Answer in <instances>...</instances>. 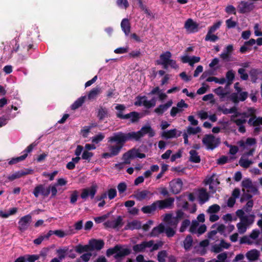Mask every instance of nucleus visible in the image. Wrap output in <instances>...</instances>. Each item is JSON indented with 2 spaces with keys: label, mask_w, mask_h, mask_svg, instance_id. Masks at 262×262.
I'll use <instances>...</instances> for the list:
<instances>
[{
  "label": "nucleus",
  "mask_w": 262,
  "mask_h": 262,
  "mask_svg": "<svg viewBox=\"0 0 262 262\" xmlns=\"http://www.w3.org/2000/svg\"><path fill=\"white\" fill-rule=\"evenodd\" d=\"M132 140L129 133H124L123 132H117L114 133L112 136L108 138V142L116 143L115 145H109L108 149L111 155L114 156L118 155L124 143Z\"/></svg>",
  "instance_id": "f257e3e1"
},
{
  "label": "nucleus",
  "mask_w": 262,
  "mask_h": 262,
  "mask_svg": "<svg viewBox=\"0 0 262 262\" xmlns=\"http://www.w3.org/2000/svg\"><path fill=\"white\" fill-rule=\"evenodd\" d=\"M164 221L165 222L164 231L168 237L173 236L176 233V229L178 224V221L172 218L171 214H166Z\"/></svg>",
  "instance_id": "f03ea898"
},
{
  "label": "nucleus",
  "mask_w": 262,
  "mask_h": 262,
  "mask_svg": "<svg viewBox=\"0 0 262 262\" xmlns=\"http://www.w3.org/2000/svg\"><path fill=\"white\" fill-rule=\"evenodd\" d=\"M162 246L161 242L155 243L154 241L144 242L140 244L135 245L133 249L136 252H143L145 251H153L158 249Z\"/></svg>",
  "instance_id": "7ed1b4c3"
},
{
  "label": "nucleus",
  "mask_w": 262,
  "mask_h": 262,
  "mask_svg": "<svg viewBox=\"0 0 262 262\" xmlns=\"http://www.w3.org/2000/svg\"><path fill=\"white\" fill-rule=\"evenodd\" d=\"M129 253V249L126 246L121 245H116L113 248L108 249L106 251L107 256L114 255L116 259H120Z\"/></svg>",
  "instance_id": "20e7f679"
},
{
  "label": "nucleus",
  "mask_w": 262,
  "mask_h": 262,
  "mask_svg": "<svg viewBox=\"0 0 262 262\" xmlns=\"http://www.w3.org/2000/svg\"><path fill=\"white\" fill-rule=\"evenodd\" d=\"M130 136L132 140H138L145 134H148L150 137L155 136V133L154 130L148 126L143 127L140 130L135 132H129Z\"/></svg>",
  "instance_id": "39448f33"
},
{
  "label": "nucleus",
  "mask_w": 262,
  "mask_h": 262,
  "mask_svg": "<svg viewBox=\"0 0 262 262\" xmlns=\"http://www.w3.org/2000/svg\"><path fill=\"white\" fill-rule=\"evenodd\" d=\"M255 114V110L253 108H249L247 112L242 114L236 113V117L237 118H232V119L238 125L240 126L245 123L247 119L251 116H253Z\"/></svg>",
  "instance_id": "423d86ee"
},
{
  "label": "nucleus",
  "mask_w": 262,
  "mask_h": 262,
  "mask_svg": "<svg viewBox=\"0 0 262 262\" xmlns=\"http://www.w3.org/2000/svg\"><path fill=\"white\" fill-rule=\"evenodd\" d=\"M203 143L207 149H213L219 145L220 139L212 135H207L204 137Z\"/></svg>",
  "instance_id": "0eeeda50"
},
{
  "label": "nucleus",
  "mask_w": 262,
  "mask_h": 262,
  "mask_svg": "<svg viewBox=\"0 0 262 262\" xmlns=\"http://www.w3.org/2000/svg\"><path fill=\"white\" fill-rule=\"evenodd\" d=\"M255 215L253 214H251V216L250 217V219H242V221H240L237 224V228L238 229V231L239 233L243 234L245 233L247 228L252 225L254 221Z\"/></svg>",
  "instance_id": "6e6552de"
},
{
  "label": "nucleus",
  "mask_w": 262,
  "mask_h": 262,
  "mask_svg": "<svg viewBox=\"0 0 262 262\" xmlns=\"http://www.w3.org/2000/svg\"><path fill=\"white\" fill-rule=\"evenodd\" d=\"M156 103V99L152 98L150 100H148L145 96H138L136 98L135 102V105L144 106L146 108H150L154 106Z\"/></svg>",
  "instance_id": "1a4fd4ad"
},
{
  "label": "nucleus",
  "mask_w": 262,
  "mask_h": 262,
  "mask_svg": "<svg viewBox=\"0 0 262 262\" xmlns=\"http://www.w3.org/2000/svg\"><path fill=\"white\" fill-rule=\"evenodd\" d=\"M237 83H236L234 85L235 89L237 90V93H232L230 95V98L234 103H237L239 101H243L246 99L248 96V93L246 92H240L241 90L237 87Z\"/></svg>",
  "instance_id": "9d476101"
},
{
  "label": "nucleus",
  "mask_w": 262,
  "mask_h": 262,
  "mask_svg": "<svg viewBox=\"0 0 262 262\" xmlns=\"http://www.w3.org/2000/svg\"><path fill=\"white\" fill-rule=\"evenodd\" d=\"M98 187L96 184H93L91 187L82 189L80 197L86 200L88 197L94 198L97 191Z\"/></svg>",
  "instance_id": "9b49d317"
},
{
  "label": "nucleus",
  "mask_w": 262,
  "mask_h": 262,
  "mask_svg": "<svg viewBox=\"0 0 262 262\" xmlns=\"http://www.w3.org/2000/svg\"><path fill=\"white\" fill-rule=\"evenodd\" d=\"M213 92L219 97L220 100L222 101L230 100V94L229 90L227 88H223L219 86L214 89Z\"/></svg>",
  "instance_id": "f8f14e48"
},
{
  "label": "nucleus",
  "mask_w": 262,
  "mask_h": 262,
  "mask_svg": "<svg viewBox=\"0 0 262 262\" xmlns=\"http://www.w3.org/2000/svg\"><path fill=\"white\" fill-rule=\"evenodd\" d=\"M31 222L32 217L30 214L21 217L18 222V229L21 232L26 230L29 228Z\"/></svg>",
  "instance_id": "ddd939ff"
},
{
  "label": "nucleus",
  "mask_w": 262,
  "mask_h": 262,
  "mask_svg": "<svg viewBox=\"0 0 262 262\" xmlns=\"http://www.w3.org/2000/svg\"><path fill=\"white\" fill-rule=\"evenodd\" d=\"M206 185H209L210 191L212 193L215 192L216 186L219 184L220 182L217 180V176L213 174L209 178H207L205 181Z\"/></svg>",
  "instance_id": "4468645a"
},
{
  "label": "nucleus",
  "mask_w": 262,
  "mask_h": 262,
  "mask_svg": "<svg viewBox=\"0 0 262 262\" xmlns=\"http://www.w3.org/2000/svg\"><path fill=\"white\" fill-rule=\"evenodd\" d=\"M153 194L152 193L147 190H142L136 191L133 196L136 200L141 201L145 199H150Z\"/></svg>",
  "instance_id": "2eb2a0df"
},
{
  "label": "nucleus",
  "mask_w": 262,
  "mask_h": 262,
  "mask_svg": "<svg viewBox=\"0 0 262 262\" xmlns=\"http://www.w3.org/2000/svg\"><path fill=\"white\" fill-rule=\"evenodd\" d=\"M171 191L174 193H179L182 189L183 182L180 179H174L169 183Z\"/></svg>",
  "instance_id": "dca6fc26"
},
{
  "label": "nucleus",
  "mask_w": 262,
  "mask_h": 262,
  "mask_svg": "<svg viewBox=\"0 0 262 262\" xmlns=\"http://www.w3.org/2000/svg\"><path fill=\"white\" fill-rule=\"evenodd\" d=\"M188 106V104L183 100H181L177 103V106L172 107L170 111V115L172 117H174L178 113L182 112L184 108H187Z\"/></svg>",
  "instance_id": "f3484780"
},
{
  "label": "nucleus",
  "mask_w": 262,
  "mask_h": 262,
  "mask_svg": "<svg viewBox=\"0 0 262 262\" xmlns=\"http://www.w3.org/2000/svg\"><path fill=\"white\" fill-rule=\"evenodd\" d=\"M117 116L123 119H130L132 122H136L140 118L139 114L135 112H133L126 115H123L121 112H118L117 114Z\"/></svg>",
  "instance_id": "a211bd4d"
},
{
  "label": "nucleus",
  "mask_w": 262,
  "mask_h": 262,
  "mask_svg": "<svg viewBox=\"0 0 262 262\" xmlns=\"http://www.w3.org/2000/svg\"><path fill=\"white\" fill-rule=\"evenodd\" d=\"M174 199L173 198H168L164 200L157 201V209H163L165 208H170L173 204Z\"/></svg>",
  "instance_id": "6ab92c4d"
},
{
  "label": "nucleus",
  "mask_w": 262,
  "mask_h": 262,
  "mask_svg": "<svg viewBox=\"0 0 262 262\" xmlns=\"http://www.w3.org/2000/svg\"><path fill=\"white\" fill-rule=\"evenodd\" d=\"M33 194L36 198L38 197L39 195L48 196L50 194V188L45 187L42 185H39L34 188Z\"/></svg>",
  "instance_id": "aec40b11"
},
{
  "label": "nucleus",
  "mask_w": 262,
  "mask_h": 262,
  "mask_svg": "<svg viewBox=\"0 0 262 262\" xmlns=\"http://www.w3.org/2000/svg\"><path fill=\"white\" fill-rule=\"evenodd\" d=\"M171 57V54L169 51H166L165 53L161 54L160 56V59L157 61L158 64L162 65L165 69L167 68V63Z\"/></svg>",
  "instance_id": "412c9836"
},
{
  "label": "nucleus",
  "mask_w": 262,
  "mask_h": 262,
  "mask_svg": "<svg viewBox=\"0 0 262 262\" xmlns=\"http://www.w3.org/2000/svg\"><path fill=\"white\" fill-rule=\"evenodd\" d=\"M254 6L252 3L241 1L238 5V9L241 13H246L253 10Z\"/></svg>",
  "instance_id": "4be33fe9"
},
{
  "label": "nucleus",
  "mask_w": 262,
  "mask_h": 262,
  "mask_svg": "<svg viewBox=\"0 0 262 262\" xmlns=\"http://www.w3.org/2000/svg\"><path fill=\"white\" fill-rule=\"evenodd\" d=\"M185 28L188 32L193 33L198 31V25L192 19H188L185 23Z\"/></svg>",
  "instance_id": "5701e85b"
},
{
  "label": "nucleus",
  "mask_w": 262,
  "mask_h": 262,
  "mask_svg": "<svg viewBox=\"0 0 262 262\" xmlns=\"http://www.w3.org/2000/svg\"><path fill=\"white\" fill-rule=\"evenodd\" d=\"M104 225L108 227L113 228H119L123 225L122 219L119 216L116 219L105 223Z\"/></svg>",
  "instance_id": "b1692460"
},
{
  "label": "nucleus",
  "mask_w": 262,
  "mask_h": 262,
  "mask_svg": "<svg viewBox=\"0 0 262 262\" xmlns=\"http://www.w3.org/2000/svg\"><path fill=\"white\" fill-rule=\"evenodd\" d=\"M178 133V131L176 129H173L169 130L163 131L161 133V136L165 139L173 138L180 136V133Z\"/></svg>",
  "instance_id": "393cba45"
},
{
  "label": "nucleus",
  "mask_w": 262,
  "mask_h": 262,
  "mask_svg": "<svg viewBox=\"0 0 262 262\" xmlns=\"http://www.w3.org/2000/svg\"><path fill=\"white\" fill-rule=\"evenodd\" d=\"M136 149H132L128 151L125 153L123 156V160H124V163L129 164L130 160L136 158Z\"/></svg>",
  "instance_id": "a878e982"
},
{
  "label": "nucleus",
  "mask_w": 262,
  "mask_h": 262,
  "mask_svg": "<svg viewBox=\"0 0 262 262\" xmlns=\"http://www.w3.org/2000/svg\"><path fill=\"white\" fill-rule=\"evenodd\" d=\"M260 256V252L256 249L249 251L246 254V256L249 261L257 260Z\"/></svg>",
  "instance_id": "bb28decb"
},
{
  "label": "nucleus",
  "mask_w": 262,
  "mask_h": 262,
  "mask_svg": "<svg viewBox=\"0 0 262 262\" xmlns=\"http://www.w3.org/2000/svg\"><path fill=\"white\" fill-rule=\"evenodd\" d=\"M90 246L92 250H98L101 249L104 245V243L102 240L92 239L89 242Z\"/></svg>",
  "instance_id": "cd10ccee"
},
{
  "label": "nucleus",
  "mask_w": 262,
  "mask_h": 262,
  "mask_svg": "<svg viewBox=\"0 0 262 262\" xmlns=\"http://www.w3.org/2000/svg\"><path fill=\"white\" fill-rule=\"evenodd\" d=\"M256 140L253 138H248L246 141L244 140L239 141L237 144L243 148H246L248 146H252L256 144Z\"/></svg>",
  "instance_id": "c85d7f7f"
},
{
  "label": "nucleus",
  "mask_w": 262,
  "mask_h": 262,
  "mask_svg": "<svg viewBox=\"0 0 262 262\" xmlns=\"http://www.w3.org/2000/svg\"><path fill=\"white\" fill-rule=\"evenodd\" d=\"M172 104V101L169 100L166 103L160 105L155 110V112L158 115H162Z\"/></svg>",
  "instance_id": "c756f323"
},
{
  "label": "nucleus",
  "mask_w": 262,
  "mask_h": 262,
  "mask_svg": "<svg viewBox=\"0 0 262 262\" xmlns=\"http://www.w3.org/2000/svg\"><path fill=\"white\" fill-rule=\"evenodd\" d=\"M198 197L201 204H204L209 199V195L206 190L201 189L198 191Z\"/></svg>",
  "instance_id": "7c9ffc66"
},
{
  "label": "nucleus",
  "mask_w": 262,
  "mask_h": 262,
  "mask_svg": "<svg viewBox=\"0 0 262 262\" xmlns=\"http://www.w3.org/2000/svg\"><path fill=\"white\" fill-rule=\"evenodd\" d=\"M101 89L99 87H96L92 89L89 93L87 98L90 100H93L97 97L101 93Z\"/></svg>",
  "instance_id": "2f4dec72"
},
{
  "label": "nucleus",
  "mask_w": 262,
  "mask_h": 262,
  "mask_svg": "<svg viewBox=\"0 0 262 262\" xmlns=\"http://www.w3.org/2000/svg\"><path fill=\"white\" fill-rule=\"evenodd\" d=\"M121 27L125 35H128L130 31V26L129 20L126 18H124L121 21Z\"/></svg>",
  "instance_id": "473e14b6"
},
{
  "label": "nucleus",
  "mask_w": 262,
  "mask_h": 262,
  "mask_svg": "<svg viewBox=\"0 0 262 262\" xmlns=\"http://www.w3.org/2000/svg\"><path fill=\"white\" fill-rule=\"evenodd\" d=\"M32 172H33L32 170H27V171H26V172L23 171H18L12 174L11 175L9 176L8 177V179L10 181H13L16 179H17V178H19L22 177L23 176L32 173Z\"/></svg>",
  "instance_id": "72a5a7b5"
},
{
  "label": "nucleus",
  "mask_w": 262,
  "mask_h": 262,
  "mask_svg": "<svg viewBox=\"0 0 262 262\" xmlns=\"http://www.w3.org/2000/svg\"><path fill=\"white\" fill-rule=\"evenodd\" d=\"M17 211V208L14 207L8 211H3L0 210V217L6 219L10 215H13Z\"/></svg>",
  "instance_id": "f704fd0d"
},
{
  "label": "nucleus",
  "mask_w": 262,
  "mask_h": 262,
  "mask_svg": "<svg viewBox=\"0 0 262 262\" xmlns=\"http://www.w3.org/2000/svg\"><path fill=\"white\" fill-rule=\"evenodd\" d=\"M141 227V223L140 221L134 220L128 222L125 227V229H137Z\"/></svg>",
  "instance_id": "c9c22d12"
},
{
  "label": "nucleus",
  "mask_w": 262,
  "mask_h": 262,
  "mask_svg": "<svg viewBox=\"0 0 262 262\" xmlns=\"http://www.w3.org/2000/svg\"><path fill=\"white\" fill-rule=\"evenodd\" d=\"M156 201L152 204L143 207L141 208L142 211L144 213H150L157 209Z\"/></svg>",
  "instance_id": "e433bc0d"
},
{
  "label": "nucleus",
  "mask_w": 262,
  "mask_h": 262,
  "mask_svg": "<svg viewBox=\"0 0 262 262\" xmlns=\"http://www.w3.org/2000/svg\"><path fill=\"white\" fill-rule=\"evenodd\" d=\"M248 123L250 125H253L256 127L260 125H262V117H256L255 116H253L249 120Z\"/></svg>",
  "instance_id": "4c0bfd02"
},
{
  "label": "nucleus",
  "mask_w": 262,
  "mask_h": 262,
  "mask_svg": "<svg viewBox=\"0 0 262 262\" xmlns=\"http://www.w3.org/2000/svg\"><path fill=\"white\" fill-rule=\"evenodd\" d=\"M86 96H82L77 99L71 106V109L75 110L79 107L83 103L86 99Z\"/></svg>",
  "instance_id": "58836bf2"
},
{
  "label": "nucleus",
  "mask_w": 262,
  "mask_h": 262,
  "mask_svg": "<svg viewBox=\"0 0 262 262\" xmlns=\"http://www.w3.org/2000/svg\"><path fill=\"white\" fill-rule=\"evenodd\" d=\"M189 160L194 163H199L201 161L200 157L195 150H191L189 151Z\"/></svg>",
  "instance_id": "ea45409f"
},
{
  "label": "nucleus",
  "mask_w": 262,
  "mask_h": 262,
  "mask_svg": "<svg viewBox=\"0 0 262 262\" xmlns=\"http://www.w3.org/2000/svg\"><path fill=\"white\" fill-rule=\"evenodd\" d=\"M164 231V224H160L158 226L154 228L151 232V235L153 236H158L159 234H160L161 233H163Z\"/></svg>",
  "instance_id": "a19ab883"
},
{
  "label": "nucleus",
  "mask_w": 262,
  "mask_h": 262,
  "mask_svg": "<svg viewBox=\"0 0 262 262\" xmlns=\"http://www.w3.org/2000/svg\"><path fill=\"white\" fill-rule=\"evenodd\" d=\"M253 163L252 161L243 156L239 161V164L244 168L249 167Z\"/></svg>",
  "instance_id": "79ce46f5"
},
{
  "label": "nucleus",
  "mask_w": 262,
  "mask_h": 262,
  "mask_svg": "<svg viewBox=\"0 0 262 262\" xmlns=\"http://www.w3.org/2000/svg\"><path fill=\"white\" fill-rule=\"evenodd\" d=\"M108 117V111L106 108L101 107L98 112V117L101 120L104 119Z\"/></svg>",
  "instance_id": "37998d69"
},
{
  "label": "nucleus",
  "mask_w": 262,
  "mask_h": 262,
  "mask_svg": "<svg viewBox=\"0 0 262 262\" xmlns=\"http://www.w3.org/2000/svg\"><path fill=\"white\" fill-rule=\"evenodd\" d=\"M234 77L235 73L233 70H229L227 72L226 75V78L227 81L228 85H230L232 83Z\"/></svg>",
  "instance_id": "c03bdc74"
},
{
  "label": "nucleus",
  "mask_w": 262,
  "mask_h": 262,
  "mask_svg": "<svg viewBox=\"0 0 262 262\" xmlns=\"http://www.w3.org/2000/svg\"><path fill=\"white\" fill-rule=\"evenodd\" d=\"M220 206L217 204L210 206L207 210L208 213H216L220 210Z\"/></svg>",
  "instance_id": "a18cd8bd"
},
{
  "label": "nucleus",
  "mask_w": 262,
  "mask_h": 262,
  "mask_svg": "<svg viewBox=\"0 0 262 262\" xmlns=\"http://www.w3.org/2000/svg\"><path fill=\"white\" fill-rule=\"evenodd\" d=\"M252 181L249 179H244L242 182L243 191H247L249 188L252 185Z\"/></svg>",
  "instance_id": "49530a36"
},
{
  "label": "nucleus",
  "mask_w": 262,
  "mask_h": 262,
  "mask_svg": "<svg viewBox=\"0 0 262 262\" xmlns=\"http://www.w3.org/2000/svg\"><path fill=\"white\" fill-rule=\"evenodd\" d=\"M192 243V238L191 236H187L184 241V246L185 249H189Z\"/></svg>",
  "instance_id": "de8ad7c7"
},
{
  "label": "nucleus",
  "mask_w": 262,
  "mask_h": 262,
  "mask_svg": "<svg viewBox=\"0 0 262 262\" xmlns=\"http://www.w3.org/2000/svg\"><path fill=\"white\" fill-rule=\"evenodd\" d=\"M213 33V32H210V31L208 32L205 37L206 41H210L214 42L219 39L218 37L216 35L212 34Z\"/></svg>",
  "instance_id": "09e8293b"
},
{
  "label": "nucleus",
  "mask_w": 262,
  "mask_h": 262,
  "mask_svg": "<svg viewBox=\"0 0 262 262\" xmlns=\"http://www.w3.org/2000/svg\"><path fill=\"white\" fill-rule=\"evenodd\" d=\"M254 34L256 36H262V26L258 24H255L254 26Z\"/></svg>",
  "instance_id": "8fccbe9b"
},
{
  "label": "nucleus",
  "mask_w": 262,
  "mask_h": 262,
  "mask_svg": "<svg viewBox=\"0 0 262 262\" xmlns=\"http://www.w3.org/2000/svg\"><path fill=\"white\" fill-rule=\"evenodd\" d=\"M27 158V154H23L22 156L18 157L12 159L9 162V164L11 165L18 163L21 161L25 160Z\"/></svg>",
  "instance_id": "3c124183"
},
{
  "label": "nucleus",
  "mask_w": 262,
  "mask_h": 262,
  "mask_svg": "<svg viewBox=\"0 0 262 262\" xmlns=\"http://www.w3.org/2000/svg\"><path fill=\"white\" fill-rule=\"evenodd\" d=\"M93 155V152L84 150L82 154V159L90 161Z\"/></svg>",
  "instance_id": "603ef678"
},
{
  "label": "nucleus",
  "mask_w": 262,
  "mask_h": 262,
  "mask_svg": "<svg viewBox=\"0 0 262 262\" xmlns=\"http://www.w3.org/2000/svg\"><path fill=\"white\" fill-rule=\"evenodd\" d=\"M187 134H196L201 132V128L199 127H193L191 126H188L187 128Z\"/></svg>",
  "instance_id": "864d4df0"
},
{
  "label": "nucleus",
  "mask_w": 262,
  "mask_h": 262,
  "mask_svg": "<svg viewBox=\"0 0 262 262\" xmlns=\"http://www.w3.org/2000/svg\"><path fill=\"white\" fill-rule=\"evenodd\" d=\"M104 138V135L103 134L100 133L95 136L93 137L92 139V142L94 143H98Z\"/></svg>",
  "instance_id": "5fc2aeb1"
},
{
  "label": "nucleus",
  "mask_w": 262,
  "mask_h": 262,
  "mask_svg": "<svg viewBox=\"0 0 262 262\" xmlns=\"http://www.w3.org/2000/svg\"><path fill=\"white\" fill-rule=\"evenodd\" d=\"M200 225L201 224H200L199 222H198L197 221H193L190 227V231L192 233L195 232L197 228H199Z\"/></svg>",
  "instance_id": "6e6d98bb"
},
{
  "label": "nucleus",
  "mask_w": 262,
  "mask_h": 262,
  "mask_svg": "<svg viewBox=\"0 0 262 262\" xmlns=\"http://www.w3.org/2000/svg\"><path fill=\"white\" fill-rule=\"evenodd\" d=\"M240 243L251 245L254 243V241L251 238L250 236H245L241 239Z\"/></svg>",
  "instance_id": "4d7b16f0"
},
{
  "label": "nucleus",
  "mask_w": 262,
  "mask_h": 262,
  "mask_svg": "<svg viewBox=\"0 0 262 262\" xmlns=\"http://www.w3.org/2000/svg\"><path fill=\"white\" fill-rule=\"evenodd\" d=\"M167 254L166 251H161L158 254V260L159 262H164Z\"/></svg>",
  "instance_id": "13d9d810"
},
{
  "label": "nucleus",
  "mask_w": 262,
  "mask_h": 262,
  "mask_svg": "<svg viewBox=\"0 0 262 262\" xmlns=\"http://www.w3.org/2000/svg\"><path fill=\"white\" fill-rule=\"evenodd\" d=\"M58 171L57 170H55L52 173H48L46 172H44L42 173V176L46 178H49L50 181H52L54 180L55 177L57 174Z\"/></svg>",
  "instance_id": "bf43d9fd"
},
{
  "label": "nucleus",
  "mask_w": 262,
  "mask_h": 262,
  "mask_svg": "<svg viewBox=\"0 0 262 262\" xmlns=\"http://www.w3.org/2000/svg\"><path fill=\"white\" fill-rule=\"evenodd\" d=\"M92 256V254L90 253H86L82 254L79 258L78 259L79 262L81 260L84 262H88Z\"/></svg>",
  "instance_id": "052dcab7"
},
{
  "label": "nucleus",
  "mask_w": 262,
  "mask_h": 262,
  "mask_svg": "<svg viewBox=\"0 0 262 262\" xmlns=\"http://www.w3.org/2000/svg\"><path fill=\"white\" fill-rule=\"evenodd\" d=\"M78 197V192L77 190L73 191L70 196V203L75 204L77 200Z\"/></svg>",
  "instance_id": "680f3d73"
},
{
  "label": "nucleus",
  "mask_w": 262,
  "mask_h": 262,
  "mask_svg": "<svg viewBox=\"0 0 262 262\" xmlns=\"http://www.w3.org/2000/svg\"><path fill=\"white\" fill-rule=\"evenodd\" d=\"M190 222L188 220H185L182 223L180 229V231L181 232H183L186 230L187 228L190 225Z\"/></svg>",
  "instance_id": "e2e57ef3"
},
{
  "label": "nucleus",
  "mask_w": 262,
  "mask_h": 262,
  "mask_svg": "<svg viewBox=\"0 0 262 262\" xmlns=\"http://www.w3.org/2000/svg\"><path fill=\"white\" fill-rule=\"evenodd\" d=\"M54 234L60 238H62L68 235L69 233L62 230H54Z\"/></svg>",
  "instance_id": "0e129e2a"
},
{
  "label": "nucleus",
  "mask_w": 262,
  "mask_h": 262,
  "mask_svg": "<svg viewBox=\"0 0 262 262\" xmlns=\"http://www.w3.org/2000/svg\"><path fill=\"white\" fill-rule=\"evenodd\" d=\"M206 229L207 227L205 224H201L199 228H197L195 232H193V233H196L199 235H201L206 231Z\"/></svg>",
  "instance_id": "69168bd1"
},
{
  "label": "nucleus",
  "mask_w": 262,
  "mask_h": 262,
  "mask_svg": "<svg viewBox=\"0 0 262 262\" xmlns=\"http://www.w3.org/2000/svg\"><path fill=\"white\" fill-rule=\"evenodd\" d=\"M219 63V59L217 58H215L212 59L211 62L209 63V66L211 69H213L214 70H215L218 69V67L216 66L218 65Z\"/></svg>",
  "instance_id": "338daca9"
},
{
  "label": "nucleus",
  "mask_w": 262,
  "mask_h": 262,
  "mask_svg": "<svg viewBox=\"0 0 262 262\" xmlns=\"http://www.w3.org/2000/svg\"><path fill=\"white\" fill-rule=\"evenodd\" d=\"M117 5L122 8L126 9L128 6L127 0H117Z\"/></svg>",
  "instance_id": "774afa93"
}]
</instances>
